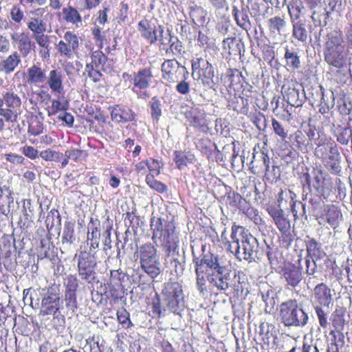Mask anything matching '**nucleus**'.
I'll use <instances>...</instances> for the list:
<instances>
[{
    "mask_svg": "<svg viewBox=\"0 0 352 352\" xmlns=\"http://www.w3.org/2000/svg\"><path fill=\"white\" fill-rule=\"evenodd\" d=\"M195 265L197 287L203 293L207 289L206 281L221 291H226L232 287L230 283V270L221 265L217 255L208 252L201 258L193 257Z\"/></svg>",
    "mask_w": 352,
    "mask_h": 352,
    "instance_id": "nucleus-1",
    "label": "nucleus"
},
{
    "mask_svg": "<svg viewBox=\"0 0 352 352\" xmlns=\"http://www.w3.org/2000/svg\"><path fill=\"white\" fill-rule=\"evenodd\" d=\"M151 230L152 231V239H160L162 248L167 258L173 257L170 260V264L175 267L177 272V267L181 263L177 258H174L179 253V239L176 232V228L173 222L166 221L162 217H152L151 218Z\"/></svg>",
    "mask_w": 352,
    "mask_h": 352,
    "instance_id": "nucleus-2",
    "label": "nucleus"
},
{
    "mask_svg": "<svg viewBox=\"0 0 352 352\" xmlns=\"http://www.w3.org/2000/svg\"><path fill=\"white\" fill-rule=\"evenodd\" d=\"M322 41L325 63L338 69L346 68L350 62L349 51L344 45L342 30H331L323 36Z\"/></svg>",
    "mask_w": 352,
    "mask_h": 352,
    "instance_id": "nucleus-3",
    "label": "nucleus"
},
{
    "mask_svg": "<svg viewBox=\"0 0 352 352\" xmlns=\"http://www.w3.org/2000/svg\"><path fill=\"white\" fill-rule=\"evenodd\" d=\"M298 179L303 189L314 192L321 199L327 200L335 193L333 179L321 166H316L311 170L306 168L299 173Z\"/></svg>",
    "mask_w": 352,
    "mask_h": 352,
    "instance_id": "nucleus-4",
    "label": "nucleus"
},
{
    "mask_svg": "<svg viewBox=\"0 0 352 352\" xmlns=\"http://www.w3.org/2000/svg\"><path fill=\"white\" fill-rule=\"evenodd\" d=\"M190 63L191 75L194 80L206 89L221 91L218 72L212 63L201 56L193 58Z\"/></svg>",
    "mask_w": 352,
    "mask_h": 352,
    "instance_id": "nucleus-5",
    "label": "nucleus"
},
{
    "mask_svg": "<svg viewBox=\"0 0 352 352\" xmlns=\"http://www.w3.org/2000/svg\"><path fill=\"white\" fill-rule=\"evenodd\" d=\"M279 316L285 327H305L309 321V316L298 300L290 298L280 303Z\"/></svg>",
    "mask_w": 352,
    "mask_h": 352,
    "instance_id": "nucleus-6",
    "label": "nucleus"
},
{
    "mask_svg": "<svg viewBox=\"0 0 352 352\" xmlns=\"http://www.w3.org/2000/svg\"><path fill=\"white\" fill-rule=\"evenodd\" d=\"M140 264L144 271L152 279L156 278L161 273L160 256L157 250L151 243H146L140 247Z\"/></svg>",
    "mask_w": 352,
    "mask_h": 352,
    "instance_id": "nucleus-7",
    "label": "nucleus"
},
{
    "mask_svg": "<svg viewBox=\"0 0 352 352\" xmlns=\"http://www.w3.org/2000/svg\"><path fill=\"white\" fill-rule=\"evenodd\" d=\"M21 104V98L13 89L3 91L0 96V116L6 122H16Z\"/></svg>",
    "mask_w": 352,
    "mask_h": 352,
    "instance_id": "nucleus-8",
    "label": "nucleus"
},
{
    "mask_svg": "<svg viewBox=\"0 0 352 352\" xmlns=\"http://www.w3.org/2000/svg\"><path fill=\"white\" fill-rule=\"evenodd\" d=\"M77 258V270L82 280L87 283H93L96 278V270L98 267V256L96 252L81 250L75 254Z\"/></svg>",
    "mask_w": 352,
    "mask_h": 352,
    "instance_id": "nucleus-9",
    "label": "nucleus"
},
{
    "mask_svg": "<svg viewBox=\"0 0 352 352\" xmlns=\"http://www.w3.org/2000/svg\"><path fill=\"white\" fill-rule=\"evenodd\" d=\"M140 36L148 44L153 45L160 42L163 44L164 27L159 23L157 19L146 16L141 19L137 25Z\"/></svg>",
    "mask_w": 352,
    "mask_h": 352,
    "instance_id": "nucleus-10",
    "label": "nucleus"
},
{
    "mask_svg": "<svg viewBox=\"0 0 352 352\" xmlns=\"http://www.w3.org/2000/svg\"><path fill=\"white\" fill-rule=\"evenodd\" d=\"M81 38L74 31L64 32L63 38L55 45L58 56L65 60H72L78 56Z\"/></svg>",
    "mask_w": 352,
    "mask_h": 352,
    "instance_id": "nucleus-11",
    "label": "nucleus"
},
{
    "mask_svg": "<svg viewBox=\"0 0 352 352\" xmlns=\"http://www.w3.org/2000/svg\"><path fill=\"white\" fill-rule=\"evenodd\" d=\"M236 234L240 236L243 252L241 253V260L252 262L254 260V253L257 252L258 247V240L245 227L236 225L235 223L232 225V235L234 239Z\"/></svg>",
    "mask_w": 352,
    "mask_h": 352,
    "instance_id": "nucleus-12",
    "label": "nucleus"
},
{
    "mask_svg": "<svg viewBox=\"0 0 352 352\" xmlns=\"http://www.w3.org/2000/svg\"><path fill=\"white\" fill-rule=\"evenodd\" d=\"M316 152L320 154L318 156L324 166V168L331 175L340 176L342 173V158L337 144L330 143V146L316 149Z\"/></svg>",
    "mask_w": 352,
    "mask_h": 352,
    "instance_id": "nucleus-13",
    "label": "nucleus"
},
{
    "mask_svg": "<svg viewBox=\"0 0 352 352\" xmlns=\"http://www.w3.org/2000/svg\"><path fill=\"white\" fill-rule=\"evenodd\" d=\"M162 294L170 311L176 313L181 310L184 305V292L179 283L170 279L164 283Z\"/></svg>",
    "mask_w": 352,
    "mask_h": 352,
    "instance_id": "nucleus-14",
    "label": "nucleus"
},
{
    "mask_svg": "<svg viewBox=\"0 0 352 352\" xmlns=\"http://www.w3.org/2000/svg\"><path fill=\"white\" fill-rule=\"evenodd\" d=\"M27 26L28 30L32 32L33 38L37 45L42 47L44 51V54H41V56L43 58L49 57L51 41L50 36L45 34L47 31L46 22L41 18L31 17L27 23ZM42 52L41 50V53Z\"/></svg>",
    "mask_w": 352,
    "mask_h": 352,
    "instance_id": "nucleus-15",
    "label": "nucleus"
},
{
    "mask_svg": "<svg viewBox=\"0 0 352 352\" xmlns=\"http://www.w3.org/2000/svg\"><path fill=\"white\" fill-rule=\"evenodd\" d=\"M153 79L154 76L151 67L142 68L133 75L131 90L138 98L146 99L150 96L148 89Z\"/></svg>",
    "mask_w": 352,
    "mask_h": 352,
    "instance_id": "nucleus-16",
    "label": "nucleus"
},
{
    "mask_svg": "<svg viewBox=\"0 0 352 352\" xmlns=\"http://www.w3.org/2000/svg\"><path fill=\"white\" fill-rule=\"evenodd\" d=\"M162 78L167 85H172L182 78H188V72L176 59L165 60L161 65Z\"/></svg>",
    "mask_w": 352,
    "mask_h": 352,
    "instance_id": "nucleus-17",
    "label": "nucleus"
},
{
    "mask_svg": "<svg viewBox=\"0 0 352 352\" xmlns=\"http://www.w3.org/2000/svg\"><path fill=\"white\" fill-rule=\"evenodd\" d=\"M184 116L191 126L202 133H209V122L206 118L207 113L204 109L192 107L185 112Z\"/></svg>",
    "mask_w": 352,
    "mask_h": 352,
    "instance_id": "nucleus-18",
    "label": "nucleus"
},
{
    "mask_svg": "<svg viewBox=\"0 0 352 352\" xmlns=\"http://www.w3.org/2000/svg\"><path fill=\"white\" fill-rule=\"evenodd\" d=\"M301 259L302 256H300L298 260V265L288 263L281 268L280 272L281 278L285 280L287 285L293 288L297 287L303 278L302 267L300 264Z\"/></svg>",
    "mask_w": 352,
    "mask_h": 352,
    "instance_id": "nucleus-19",
    "label": "nucleus"
},
{
    "mask_svg": "<svg viewBox=\"0 0 352 352\" xmlns=\"http://www.w3.org/2000/svg\"><path fill=\"white\" fill-rule=\"evenodd\" d=\"M60 296L59 289L57 287V292L48 291L41 301V316L54 315L59 312L60 307Z\"/></svg>",
    "mask_w": 352,
    "mask_h": 352,
    "instance_id": "nucleus-20",
    "label": "nucleus"
},
{
    "mask_svg": "<svg viewBox=\"0 0 352 352\" xmlns=\"http://www.w3.org/2000/svg\"><path fill=\"white\" fill-rule=\"evenodd\" d=\"M111 120L118 124H125L135 120V113L131 108L123 104H117L109 107Z\"/></svg>",
    "mask_w": 352,
    "mask_h": 352,
    "instance_id": "nucleus-21",
    "label": "nucleus"
},
{
    "mask_svg": "<svg viewBox=\"0 0 352 352\" xmlns=\"http://www.w3.org/2000/svg\"><path fill=\"white\" fill-rule=\"evenodd\" d=\"M92 35L99 49H102L106 46L105 50L107 53L114 51L117 47V40L116 37L111 40L112 35L107 31H102L101 28L95 27L92 29Z\"/></svg>",
    "mask_w": 352,
    "mask_h": 352,
    "instance_id": "nucleus-22",
    "label": "nucleus"
},
{
    "mask_svg": "<svg viewBox=\"0 0 352 352\" xmlns=\"http://www.w3.org/2000/svg\"><path fill=\"white\" fill-rule=\"evenodd\" d=\"M313 298L316 303L324 307H329L333 301L331 289L324 283L317 284L313 290Z\"/></svg>",
    "mask_w": 352,
    "mask_h": 352,
    "instance_id": "nucleus-23",
    "label": "nucleus"
},
{
    "mask_svg": "<svg viewBox=\"0 0 352 352\" xmlns=\"http://www.w3.org/2000/svg\"><path fill=\"white\" fill-rule=\"evenodd\" d=\"M11 39L16 45L18 52L23 58H26L32 52V42L26 32L14 33L11 34Z\"/></svg>",
    "mask_w": 352,
    "mask_h": 352,
    "instance_id": "nucleus-24",
    "label": "nucleus"
},
{
    "mask_svg": "<svg viewBox=\"0 0 352 352\" xmlns=\"http://www.w3.org/2000/svg\"><path fill=\"white\" fill-rule=\"evenodd\" d=\"M47 71L40 63H34L27 69L26 82L30 85H38L45 82Z\"/></svg>",
    "mask_w": 352,
    "mask_h": 352,
    "instance_id": "nucleus-25",
    "label": "nucleus"
},
{
    "mask_svg": "<svg viewBox=\"0 0 352 352\" xmlns=\"http://www.w3.org/2000/svg\"><path fill=\"white\" fill-rule=\"evenodd\" d=\"M266 210L272 218L273 221L279 232L291 230V222L285 215L282 209L278 208L274 206H269L266 208Z\"/></svg>",
    "mask_w": 352,
    "mask_h": 352,
    "instance_id": "nucleus-26",
    "label": "nucleus"
},
{
    "mask_svg": "<svg viewBox=\"0 0 352 352\" xmlns=\"http://www.w3.org/2000/svg\"><path fill=\"white\" fill-rule=\"evenodd\" d=\"M21 63V56L17 51L12 52L10 55L4 56L0 54V73L10 74Z\"/></svg>",
    "mask_w": 352,
    "mask_h": 352,
    "instance_id": "nucleus-27",
    "label": "nucleus"
},
{
    "mask_svg": "<svg viewBox=\"0 0 352 352\" xmlns=\"http://www.w3.org/2000/svg\"><path fill=\"white\" fill-rule=\"evenodd\" d=\"M243 77L242 72L237 69L228 68L225 74H222L219 78L221 86L224 87L228 92L234 89V85L241 82V78ZM223 89L221 88V90Z\"/></svg>",
    "mask_w": 352,
    "mask_h": 352,
    "instance_id": "nucleus-28",
    "label": "nucleus"
},
{
    "mask_svg": "<svg viewBox=\"0 0 352 352\" xmlns=\"http://www.w3.org/2000/svg\"><path fill=\"white\" fill-rule=\"evenodd\" d=\"M58 19L65 23L78 27L82 23V18L79 11L74 6L68 4L63 8L61 12L56 14Z\"/></svg>",
    "mask_w": 352,
    "mask_h": 352,
    "instance_id": "nucleus-29",
    "label": "nucleus"
},
{
    "mask_svg": "<svg viewBox=\"0 0 352 352\" xmlns=\"http://www.w3.org/2000/svg\"><path fill=\"white\" fill-rule=\"evenodd\" d=\"M307 255L305 257H309L313 260H322L326 253L322 250V245L315 238L307 235L305 239Z\"/></svg>",
    "mask_w": 352,
    "mask_h": 352,
    "instance_id": "nucleus-30",
    "label": "nucleus"
},
{
    "mask_svg": "<svg viewBox=\"0 0 352 352\" xmlns=\"http://www.w3.org/2000/svg\"><path fill=\"white\" fill-rule=\"evenodd\" d=\"M342 217L340 209L333 204L324 206V212L320 216V218L333 228H336L339 226V221Z\"/></svg>",
    "mask_w": 352,
    "mask_h": 352,
    "instance_id": "nucleus-31",
    "label": "nucleus"
},
{
    "mask_svg": "<svg viewBox=\"0 0 352 352\" xmlns=\"http://www.w3.org/2000/svg\"><path fill=\"white\" fill-rule=\"evenodd\" d=\"M51 91L54 94H60L64 91L63 76L60 71L53 69L50 71L45 81Z\"/></svg>",
    "mask_w": 352,
    "mask_h": 352,
    "instance_id": "nucleus-32",
    "label": "nucleus"
},
{
    "mask_svg": "<svg viewBox=\"0 0 352 352\" xmlns=\"http://www.w3.org/2000/svg\"><path fill=\"white\" fill-rule=\"evenodd\" d=\"M239 234H236V238L234 239L232 235V227L231 228V241L228 238L227 229L225 228L221 234V241L224 245L225 248L233 254L239 261H241V252H240V245Z\"/></svg>",
    "mask_w": 352,
    "mask_h": 352,
    "instance_id": "nucleus-33",
    "label": "nucleus"
},
{
    "mask_svg": "<svg viewBox=\"0 0 352 352\" xmlns=\"http://www.w3.org/2000/svg\"><path fill=\"white\" fill-rule=\"evenodd\" d=\"M173 155V161L179 170L184 169L188 164H192L195 160L194 154L189 151H175Z\"/></svg>",
    "mask_w": 352,
    "mask_h": 352,
    "instance_id": "nucleus-34",
    "label": "nucleus"
},
{
    "mask_svg": "<svg viewBox=\"0 0 352 352\" xmlns=\"http://www.w3.org/2000/svg\"><path fill=\"white\" fill-rule=\"evenodd\" d=\"M232 15L236 24L243 30H248L250 28V20L245 8L239 9L236 6H233Z\"/></svg>",
    "mask_w": 352,
    "mask_h": 352,
    "instance_id": "nucleus-35",
    "label": "nucleus"
},
{
    "mask_svg": "<svg viewBox=\"0 0 352 352\" xmlns=\"http://www.w3.org/2000/svg\"><path fill=\"white\" fill-rule=\"evenodd\" d=\"M65 158L61 162L62 167H65L69 164V160L75 162L86 160L88 157V153L82 149L72 148L67 150L65 152Z\"/></svg>",
    "mask_w": 352,
    "mask_h": 352,
    "instance_id": "nucleus-36",
    "label": "nucleus"
},
{
    "mask_svg": "<svg viewBox=\"0 0 352 352\" xmlns=\"http://www.w3.org/2000/svg\"><path fill=\"white\" fill-rule=\"evenodd\" d=\"M51 105H47L45 110L49 117L55 116L59 111H65L68 109L69 102L63 98H58L51 100Z\"/></svg>",
    "mask_w": 352,
    "mask_h": 352,
    "instance_id": "nucleus-37",
    "label": "nucleus"
},
{
    "mask_svg": "<svg viewBox=\"0 0 352 352\" xmlns=\"http://www.w3.org/2000/svg\"><path fill=\"white\" fill-rule=\"evenodd\" d=\"M228 107L230 109L243 115H248L250 110L248 102L236 95H234L228 100Z\"/></svg>",
    "mask_w": 352,
    "mask_h": 352,
    "instance_id": "nucleus-38",
    "label": "nucleus"
},
{
    "mask_svg": "<svg viewBox=\"0 0 352 352\" xmlns=\"http://www.w3.org/2000/svg\"><path fill=\"white\" fill-rule=\"evenodd\" d=\"M330 320L334 328V329L331 331V334L334 331L340 333L343 331L345 324L344 311L341 308L336 309L331 315Z\"/></svg>",
    "mask_w": 352,
    "mask_h": 352,
    "instance_id": "nucleus-39",
    "label": "nucleus"
},
{
    "mask_svg": "<svg viewBox=\"0 0 352 352\" xmlns=\"http://www.w3.org/2000/svg\"><path fill=\"white\" fill-rule=\"evenodd\" d=\"M286 65L292 70L298 69L301 67L300 56L294 49H289L288 46L285 47L284 54Z\"/></svg>",
    "mask_w": 352,
    "mask_h": 352,
    "instance_id": "nucleus-40",
    "label": "nucleus"
},
{
    "mask_svg": "<svg viewBox=\"0 0 352 352\" xmlns=\"http://www.w3.org/2000/svg\"><path fill=\"white\" fill-rule=\"evenodd\" d=\"M292 36L298 42L302 43L307 42L308 32L303 21H298L292 23Z\"/></svg>",
    "mask_w": 352,
    "mask_h": 352,
    "instance_id": "nucleus-41",
    "label": "nucleus"
},
{
    "mask_svg": "<svg viewBox=\"0 0 352 352\" xmlns=\"http://www.w3.org/2000/svg\"><path fill=\"white\" fill-rule=\"evenodd\" d=\"M75 221H66L64 223L63 236L61 238L63 244H73L76 240L75 238Z\"/></svg>",
    "mask_w": 352,
    "mask_h": 352,
    "instance_id": "nucleus-42",
    "label": "nucleus"
},
{
    "mask_svg": "<svg viewBox=\"0 0 352 352\" xmlns=\"http://www.w3.org/2000/svg\"><path fill=\"white\" fill-rule=\"evenodd\" d=\"M15 247V239L11 235L4 234L1 237V258H9L12 248Z\"/></svg>",
    "mask_w": 352,
    "mask_h": 352,
    "instance_id": "nucleus-43",
    "label": "nucleus"
},
{
    "mask_svg": "<svg viewBox=\"0 0 352 352\" xmlns=\"http://www.w3.org/2000/svg\"><path fill=\"white\" fill-rule=\"evenodd\" d=\"M291 140H293L294 145L301 151L307 150L309 145V140L306 135L301 130H297L290 135Z\"/></svg>",
    "mask_w": 352,
    "mask_h": 352,
    "instance_id": "nucleus-44",
    "label": "nucleus"
},
{
    "mask_svg": "<svg viewBox=\"0 0 352 352\" xmlns=\"http://www.w3.org/2000/svg\"><path fill=\"white\" fill-rule=\"evenodd\" d=\"M195 146L197 150L206 155H211L213 149L217 148L215 144L208 138L198 139Z\"/></svg>",
    "mask_w": 352,
    "mask_h": 352,
    "instance_id": "nucleus-45",
    "label": "nucleus"
},
{
    "mask_svg": "<svg viewBox=\"0 0 352 352\" xmlns=\"http://www.w3.org/2000/svg\"><path fill=\"white\" fill-rule=\"evenodd\" d=\"M44 129L43 122L36 116H32L29 121L28 133L30 135L38 136L43 133Z\"/></svg>",
    "mask_w": 352,
    "mask_h": 352,
    "instance_id": "nucleus-46",
    "label": "nucleus"
},
{
    "mask_svg": "<svg viewBox=\"0 0 352 352\" xmlns=\"http://www.w3.org/2000/svg\"><path fill=\"white\" fill-rule=\"evenodd\" d=\"M269 30L271 33H280L286 25V21L284 18L280 16H274L269 19L267 21Z\"/></svg>",
    "mask_w": 352,
    "mask_h": 352,
    "instance_id": "nucleus-47",
    "label": "nucleus"
},
{
    "mask_svg": "<svg viewBox=\"0 0 352 352\" xmlns=\"http://www.w3.org/2000/svg\"><path fill=\"white\" fill-rule=\"evenodd\" d=\"M116 316L117 320L122 325V328L127 329L133 326L130 318V314L124 307L118 309L116 312Z\"/></svg>",
    "mask_w": 352,
    "mask_h": 352,
    "instance_id": "nucleus-48",
    "label": "nucleus"
},
{
    "mask_svg": "<svg viewBox=\"0 0 352 352\" xmlns=\"http://www.w3.org/2000/svg\"><path fill=\"white\" fill-rule=\"evenodd\" d=\"M228 204L233 208L241 209L247 201L239 192L232 191L228 192L227 197Z\"/></svg>",
    "mask_w": 352,
    "mask_h": 352,
    "instance_id": "nucleus-49",
    "label": "nucleus"
},
{
    "mask_svg": "<svg viewBox=\"0 0 352 352\" xmlns=\"http://www.w3.org/2000/svg\"><path fill=\"white\" fill-rule=\"evenodd\" d=\"M240 210L243 211V212L256 224L261 223L262 218L259 215L258 210L250 206V203L248 201L247 204H244Z\"/></svg>",
    "mask_w": 352,
    "mask_h": 352,
    "instance_id": "nucleus-50",
    "label": "nucleus"
},
{
    "mask_svg": "<svg viewBox=\"0 0 352 352\" xmlns=\"http://www.w3.org/2000/svg\"><path fill=\"white\" fill-rule=\"evenodd\" d=\"M91 61L89 64H93V67H99L102 66V70L105 71L104 64L107 59V56L102 52L101 49L94 51L91 53Z\"/></svg>",
    "mask_w": 352,
    "mask_h": 352,
    "instance_id": "nucleus-51",
    "label": "nucleus"
},
{
    "mask_svg": "<svg viewBox=\"0 0 352 352\" xmlns=\"http://www.w3.org/2000/svg\"><path fill=\"white\" fill-rule=\"evenodd\" d=\"M155 176L146 175L145 182L146 184L152 189L159 193H164L167 190L166 184L155 179Z\"/></svg>",
    "mask_w": 352,
    "mask_h": 352,
    "instance_id": "nucleus-52",
    "label": "nucleus"
},
{
    "mask_svg": "<svg viewBox=\"0 0 352 352\" xmlns=\"http://www.w3.org/2000/svg\"><path fill=\"white\" fill-rule=\"evenodd\" d=\"M65 292L77 293L79 287V280L76 274H69L65 278Z\"/></svg>",
    "mask_w": 352,
    "mask_h": 352,
    "instance_id": "nucleus-53",
    "label": "nucleus"
},
{
    "mask_svg": "<svg viewBox=\"0 0 352 352\" xmlns=\"http://www.w3.org/2000/svg\"><path fill=\"white\" fill-rule=\"evenodd\" d=\"M125 278V274L122 270H111L109 281L110 283L117 285L118 287H123L122 283Z\"/></svg>",
    "mask_w": 352,
    "mask_h": 352,
    "instance_id": "nucleus-54",
    "label": "nucleus"
},
{
    "mask_svg": "<svg viewBox=\"0 0 352 352\" xmlns=\"http://www.w3.org/2000/svg\"><path fill=\"white\" fill-rule=\"evenodd\" d=\"M322 307L320 305L314 306L320 326L323 329H326L329 325L328 316L327 313L325 312Z\"/></svg>",
    "mask_w": 352,
    "mask_h": 352,
    "instance_id": "nucleus-55",
    "label": "nucleus"
},
{
    "mask_svg": "<svg viewBox=\"0 0 352 352\" xmlns=\"http://www.w3.org/2000/svg\"><path fill=\"white\" fill-rule=\"evenodd\" d=\"M272 126L274 133L278 136L282 140H286L287 138V131L284 126L275 118L272 119Z\"/></svg>",
    "mask_w": 352,
    "mask_h": 352,
    "instance_id": "nucleus-56",
    "label": "nucleus"
},
{
    "mask_svg": "<svg viewBox=\"0 0 352 352\" xmlns=\"http://www.w3.org/2000/svg\"><path fill=\"white\" fill-rule=\"evenodd\" d=\"M148 174L146 175L157 176L160 174L162 166L160 162L154 158H149L146 160Z\"/></svg>",
    "mask_w": 352,
    "mask_h": 352,
    "instance_id": "nucleus-57",
    "label": "nucleus"
},
{
    "mask_svg": "<svg viewBox=\"0 0 352 352\" xmlns=\"http://www.w3.org/2000/svg\"><path fill=\"white\" fill-rule=\"evenodd\" d=\"M169 47L166 50V54L171 53L173 55H179L183 52L182 43L177 38L174 40L170 39Z\"/></svg>",
    "mask_w": 352,
    "mask_h": 352,
    "instance_id": "nucleus-58",
    "label": "nucleus"
},
{
    "mask_svg": "<svg viewBox=\"0 0 352 352\" xmlns=\"http://www.w3.org/2000/svg\"><path fill=\"white\" fill-rule=\"evenodd\" d=\"M57 218V223H60V216L57 209H52L47 214L46 218V228L47 230L50 231L55 226V217Z\"/></svg>",
    "mask_w": 352,
    "mask_h": 352,
    "instance_id": "nucleus-59",
    "label": "nucleus"
},
{
    "mask_svg": "<svg viewBox=\"0 0 352 352\" xmlns=\"http://www.w3.org/2000/svg\"><path fill=\"white\" fill-rule=\"evenodd\" d=\"M10 14L12 21L17 24H20L25 17L24 12L19 5H14Z\"/></svg>",
    "mask_w": 352,
    "mask_h": 352,
    "instance_id": "nucleus-60",
    "label": "nucleus"
},
{
    "mask_svg": "<svg viewBox=\"0 0 352 352\" xmlns=\"http://www.w3.org/2000/svg\"><path fill=\"white\" fill-rule=\"evenodd\" d=\"M39 155L45 161H59L60 156H62V153L58 151L47 148L42 151Z\"/></svg>",
    "mask_w": 352,
    "mask_h": 352,
    "instance_id": "nucleus-61",
    "label": "nucleus"
},
{
    "mask_svg": "<svg viewBox=\"0 0 352 352\" xmlns=\"http://www.w3.org/2000/svg\"><path fill=\"white\" fill-rule=\"evenodd\" d=\"M77 293L65 292L66 307L72 311L77 309Z\"/></svg>",
    "mask_w": 352,
    "mask_h": 352,
    "instance_id": "nucleus-62",
    "label": "nucleus"
},
{
    "mask_svg": "<svg viewBox=\"0 0 352 352\" xmlns=\"http://www.w3.org/2000/svg\"><path fill=\"white\" fill-rule=\"evenodd\" d=\"M280 235L278 237L280 243L282 245L286 248H288L291 246L293 241L294 236L292 233L291 230H287L285 231H281Z\"/></svg>",
    "mask_w": 352,
    "mask_h": 352,
    "instance_id": "nucleus-63",
    "label": "nucleus"
},
{
    "mask_svg": "<svg viewBox=\"0 0 352 352\" xmlns=\"http://www.w3.org/2000/svg\"><path fill=\"white\" fill-rule=\"evenodd\" d=\"M261 0H248L246 8L253 16H257L261 14Z\"/></svg>",
    "mask_w": 352,
    "mask_h": 352,
    "instance_id": "nucleus-64",
    "label": "nucleus"
}]
</instances>
